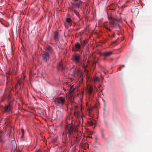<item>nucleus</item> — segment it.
<instances>
[{
  "mask_svg": "<svg viewBox=\"0 0 152 152\" xmlns=\"http://www.w3.org/2000/svg\"><path fill=\"white\" fill-rule=\"evenodd\" d=\"M70 121L71 123L72 121V118L70 117H68L66 119V122L67 123V125L66 127L65 130L67 132V133L68 134V137L70 139H71L72 137H75V134H77L76 138L77 141L79 140L80 139V135L77 134V131L75 126H74L71 124H69L68 121Z\"/></svg>",
  "mask_w": 152,
  "mask_h": 152,
  "instance_id": "1",
  "label": "nucleus"
},
{
  "mask_svg": "<svg viewBox=\"0 0 152 152\" xmlns=\"http://www.w3.org/2000/svg\"><path fill=\"white\" fill-rule=\"evenodd\" d=\"M45 51L41 53V55L43 60L45 62L47 63L49 61L50 55L52 53L53 50L49 46L45 47Z\"/></svg>",
  "mask_w": 152,
  "mask_h": 152,
  "instance_id": "2",
  "label": "nucleus"
},
{
  "mask_svg": "<svg viewBox=\"0 0 152 152\" xmlns=\"http://www.w3.org/2000/svg\"><path fill=\"white\" fill-rule=\"evenodd\" d=\"M110 24L111 27H115L116 28H119L118 20L113 18L112 17H111L110 20Z\"/></svg>",
  "mask_w": 152,
  "mask_h": 152,
  "instance_id": "3",
  "label": "nucleus"
},
{
  "mask_svg": "<svg viewBox=\"0 0 152 152\" xmlns=\"http://www.w3.org/2000/svg\"><path fill=\"white\" fill-rule=\"evenodd\" d=\"M74 1L73 2L71 3V6L70 8L72 7H77L79 8L82 5L83 2L80 0H74Z\"/></svg>",
  "mask_w": 152,
  "mask_h": 152,
  "instance_id": "4",
  "label": "nucleus"
},
{
  "mask_svg": "<svg viewBox=\"0 0 152 152\" xmlns=\"http://www.w3.org/2000/svg\"><path fill=\"white\" fill-rule=\"evenodd\" d=\"M65 99L62 97L56 98L55 100L56 104L58 106H62L65 103Z\"/></svg>",
  "mask_w": 152,
  "mask_h": 152,
  "instance_id": "5",
  "label": "nucleus"
},
{
  "mask_svg": "<svg viewBox=\"0 0 152 152\" xmlns=\"http://www.w3.org/2000/svg\"><path fill=\"white\" fill-rule=\"evenodd\" d=\"M12 102L10 101L9 102L8 105L4 107V112L7 113L11 111L12 108Z\"/></svg>",
  "mask_w": 152,
  "mask_h": 152,
  "instance_id": "6",
  "label": "nucleus"
},
{
  "mask_svg": "<svg viewBox=\"0 0 152 152\" xmlns=\"http://www.w3.org/2000/svg\"><path fill=\"white\" fill-rule=\"evenodd\" d=\"M72 60L75 62L76 64H78L80 61V57L79 55L75 54L74 55Z\"/></svg>",
  "mask_w": 152,
  "mask_h": 152,
  "instance_id": "7",
  "label": "nucleus"
},
{
  "mask_svg": "<svg viewBox=\"0 0 152 152\" xmlns=\"http://www.w3.org/2000/svg\"><path fill=\"white\" fill-rule=\"evenodd\" d=\"M81 49V45L78 42L76 43L75 44V47L72 48V50L75 52H77L79 50Z\"/></svg>",
  "mask_w": 152,
  "mask_h": 152,
  "instance_id": "8",
  "label": "nucleus"
},
{
  "mask_svg": "<svg viewBox=\"0 0 152 152\" xmlns=\"http://www.w3.org/2000/svg\"><path fill=\"white\" fill-rule=\"evenodd\" d=\"M131 12L133 13V15L136 16L139 13L138 9L136 7H133L131 10Z\"/></svg>",
  "mask_w": 152,
  "mask_h": 152,
  "instance_id": "9",
  "label": "nucleus"
},
{
  "mask_svg": "<svg viewBox=\"0 0 152 152\" xmlns=\"http://www.w3.org/2000/svg\"><path fill=\"white\" fill-rule=\"evenodd\" d=\"M88 123L90 126H92L95 124L96 121L93 119L89 118L88 120Z\"/></svg>",
  "mask_w": 152,
  "mask_h": 152,
  "instance_id": "10",
  "label": "nucleus"
},
{
  "mask_svg": "<svg viewBox=\"0 0 152 152\" xmlns=\"http://www.w3.org/2000/svg\"><path fill=\"white\" fill-rule=\"evenodd\" d=\"M112 53L111 51H109L108 52H106L103 53H102L101 55L104 57H107L109 56Z\"/></svg>",
  "mask_w": 152,
  "mask_h": 152,
  "instance_id": "11",
  "label": "nucleus"
},
{
  "mask_svg": "<svg viewBox=\"0 0 152 152\" xmlns=\"http://www.w3.org/2000/svg\"><path fill=\"white\" fill-rule=\"evenodd\" d=\"M59 36V35L58 32V31L55 32L54 37V39L56 41H58V40Z\"/></svg>",
  "mask_w": 152,
  "mask_h": 152,
  "instance_id": "12",
  "label": "nucleus"
},
{
  "mask_svg": "<svg viewBox=\"0 0 152 152\" xmlns=\"http://www.w3.org/2000/svg\"><path fill=\"white\" fill-rule=\"evenodd\" d=\"M64 69V67L63 66L61 62L59 63L58 66V70L62 71Z\"/></svg>",
  "mask_w": 152,
  "mask_h": 152,
  "instance_id": "13",
  "label": "nucleus"
},
{
  "mask_svg": "<svg viewBox=\"0 0 152 152\" xmlns=\"http://www.w3.org/2000/svg\"><path fill=\"white\" fill-rule=\"evenodd\" d=\"M66 21L69 25H70V26H71L72 21L70 18H67L66 19Z\"/></svg>",
  "mask_w": 152,
  "mask_h": 152,
  "instance_id": "14",
  "label": "nucleus"
},
{
  "mask_svg": "<svg viewBox=\"0 0 152 152\" xmlns=\"http://www.w3.org/2000/svg\"><path fill=\"white\" fill-rule=\"evenodd\" d=\"M103 27L104 28H105L107 30L109 31L110 32H112L111 30L109 28L106 22L103 25Z\"/></svg>",
  "mask_w": 152,
  "mask_h": 152,
  "instance_id": "15",
  "label": "nucleus"
},
{
  "mask_svg": "<svg viewBox=\"0 0 152 152\" xmlns=\"http://www.w3.org/2000/svg\"><path fill=\"white\" fill-rule=\"evenodd\" d=\"M56 114L57 116H59L60 117H62L63 115V114L62 112H61L60 111H57L56 112Z\"/></svg>",
  "mask_w": 152,
  "mask_h": 152,
  "instance_id": "16",
  "label": "nucleus"
},
{
  "mask_svg": "<svg viewBox=\"0 0 152 152\" xmlns=\"http://www.w3.org/2000/svg\"><path fill=\"white\" fill-rule=\"evenodd\" d=\"M92 88L91 87H89L88 90V94L91 95L92 92Z\"/></svg>",
  "mask_w": 152,
  "mask_h": 152,
  "instance_id": "17",
  "label": "nucleus"
},
{
  "mask_svg": "<svg viewBox=\"0 0 152 152\" xmlns=\"http://www.w3.org/2000/svg\"><path fill=\"white\" fill-rule=\"evenodd\" d=\"M74 73L75 75H77L78 76L80 75V71L79 70H76L74 71Z\"/></svg>",
  "mask_w": 152,
  "mask_h": 152,
  "instance_id": "18",
  "label": "nucleus"
},
{
  "mask_svg": "<svg viewBox=\"0 0 152 152\" xmlns=\"http://www.w3.org/2000/svg\"><path fill=\"white\" fill-rule=\"evenodd\" d=\"M5 21L2 18H0V22L1 23V24L4 26L5 27H6V25L4 24V22Z\"/></svg>",
  "mask_w": 152,
  "mask_h": 152,
  "instance_id": "19",
  "label": "nucleus"
},
{
  "mask_svg": "<svg viewBox=\"0 0 152 152\" xmlns=\"http://www.w3.org/2000/svg\"><path fill=\"white\" fill-rule=\"evenodd\" d=\"M74 114L75 115H78L79 113L78 111L77 110H75L74 111Z\"/></svg>",
  "mask_w": 152,
  "mask_h": 152,
  "instance_id": "20",
  "label": "nucleus"
},
{
  "mask_svg": "<svg viewBox=\"0 0 152 152\" xmlns=\"http://www.w3.org/2000/svg\"><path fill=\"white\" fill-rule=\"evenodd\" d=\"M103 102L104 107H106V104L105 101L103 99Z\"/></svg>",
  "mask_w": 152,
  "mask_h": 152,
  "instance_id": "21",
  "label": "nucleus"
},
{
  "mask_svg": "<svg viewBox=\"0 0 152 152\" xmlns=\"http://www.w3.org/2000/svg\"><path fill=\"white\" fill-rule=\"evenodd\" d=\"M94 81L95 82H96V81L97 82V81H99V79L98 77H95L94 79Z\"/></svg>",
  "mask_w": 152,
  "mask_h": 152,
  "instance_id": "22",
  "label": "nucleus"
},
{
  "mask_svg": "<svg viewBox=\"0 0 152 152\" xmlns=\"http://www.w3.org/2000/svg\"><path fill=\"white\" fill-rule=\"evenodd\" d=\"M101 134L102 135V136L103 137H104V135H103V131L102 130H101Z\"/></svg>",
  "mask_w": 152,
  "mask_h": 152,
  "instance_id": "23",
  "label": "nucleus"
},
{
  "mask_svg": "<svg viewBox=\"0 0 152 152\" xmlns=\"http://www.w3.org/2000/svg\"><path fill=\"white\" fill-rule=\"evenodd\" d=\"M10 132H8L7 135V136L9 138L10 136Z\"/></svg>",
  "mask_w": 152,
  "mask_h": 152,
  "instance_id": "24",
  "label": "nucleus"
},
{
  "mask_svg": "<svg viewBox=\"0 0 152 152\" xmlns=\"http://www.w3.org/2000/svg\"><path fill=\"white\" fill-rule=\"evenodd\" d=\"M74 12H75V14H76L77 15H78L79 13H78V12H77V11H76V10H74Z\"/></svg>",
  "mask_w": 152,
  "mask_h": 152,
  "instance_id": "25",
  "label": "nucleus"
},
{
  "mask_svg": "<svg viewBox=\"0 0 152 152\" xmlns=\"http://www.w3.org/2000/svg\"><path fill=\"white\" fill-rule=\"evenodd\" d=\"M2 132L0 131V139H1V138L2 137Z\"/></svg>",
  "mask_w": 152,
  "mask_h": 152,
  "instance_id": "26",
  "label": "nucleus"
},
{
  "mask_svg": "<svg viewBox=\"0 0 152 152\" xmlns=\"http://www.w3.org/2000/svg\"><path fill=\"white\" fill-rule=\"evenodd\" d=\"M77 107H78V106H77V105L75 106L74 107L75 110H77Z\"/></svg>",
  "mask_w": 152,
  "mask_h": 152,
  "instance_id": "27",
  "label": "nucleus"
},
{
  "mask_svg": "<svg viewBox=\"0 0 152 152\" xmlns=\"http://www.w3.org/2000/svg\"><path fill=\"white\" fill-rule=\"evenodd\" d=\"M115 33L114 32H113L112 33V36L113 37H115Z\"/></svg>",
  "mask_w": 152,
  "mask_h": 152,
  "instance_id": "28",
  "label": "nucleus"
},
{
  "mask_svg": "<svg viewBox=\"0 0 152 152\" xmlns=\"http://www.w3.org/2000/svg\"><path fill=\"white\" fill-rule=\"evenodd\" d=\"M21 132L22 134H24V130L23 129H21Z\"/></svg>",
  "mask_w": 152,
  "mask_h": 152,
  "instance_id": "29",
  "label": "nucleus"
},
{
  "mask_svg": "<svg viewBox=\"0 0 152 152\" xmlns=\"http://www.w3.org/2000/svg\"><path fill=\"white\" fill-rule=\"evenodd\" d=\"M103 109L104 111H106V107H104Z\"/></svg>",
  "mask_w": 152,
  "mask_h": 152,
  "instance_id": "30",
  "label": "nucleus"
},
{
  "mask_svg": "<svg viewBox=\"0 0 152 152\" xmlns=\"http://www.w3.org/2000/svg\"><path fill=\"white\" fill-rule=\"evenodd\" d=\"M21 83V82L20 80H18V84H20Z\"/></svg>",
  "mask_w": 152,
  "mask_h": 152,
  "instance_id": "31",
  "label": "nucleus"
},
{
  "mask_svg": "<svg viewBox=\"0 0 152 152\" xmlns=\"http://www.w3.org/2000/svg\"><path fill=\"white\" fill-rule=\"evenodd\" d=\"M65 140H67V134L66 135V137H65Z\"/></svg>",
  "mask_w": 152,
  "mask_h": 152,
  "instance_id": "32",
  "label": "nucleus"
},
{
  "mask_svg": "<svg viewBox=\"0 0 152 152\" xmlns=\"http://www.w3.org/2000/svg\"><path fill=\"white\" fill-rule=\"evenodd\" d=\"M118 69H119V70H121V67H119Z\"/></svg>",
  "mask_w": 152,
  "mask_h": 152,
  "instance_id": "33",
  "label": "nucleus"
},
{
  "mask_svg": "<svg viewBox=\"0 0 152 152\" xmlns=\"http://www.w3.org/2000/svg\"><path fill=\"white\" fill-rule=\"evenodd\" d=\"M61 133L62 134L63 136H64V132H61Z\"/></svg>",
  "mask_w": 152,
  "mask_h": 152,
  "instance_id": "34",
  "label": "nucleus"
},
{
  "mask_svg": "<svg viewBox=\"0 0 152 152\" xmlns=\"http://www.w3.org/2000/svg\"><path fill=\"white\" fill-rule=\"evenodd\" d=\"M23 136H24V134H22V135L21 137V138H23Z\"/></svg>",
  "mask_w": 152,
  "mask_h": 152,
  "instance_id": "35",
  "label": "nucleus"
},
{
  "mask_svg": "<svg viewBox=\"0 0 152 152\" xmlns=\"http://www.w3.org/2000/svg\"><path fill=\"white\" fill-rule=\"evenodd\" d=\"M122 67H125V66L124 65H123L122 66Z\"/></svg>",
  "mask_w": 152,
  "mask_h": 152,
  "instance_id": "36",
  "label": "nucleus"
},
{
  "mask_svg": "<svg viewBox=\"0 0 152 152\" xmlns=\"http://www.w3.org/2000/svg\"><path fill=\"white\" fill-rule=\"evenodd\" d=\"M108 18L109 19H110V17L109 16H108Z\"/></svg>",
  "mask_w": 152,
  "mask_h": 152,
  "instance_id": "37",
  "label": "nucleus"
},
{
  "mask_svg": "<svg viewBox=\"0 0 152 152\" xmlns=\"http://www.w3.org/2000/svg\"><path fill=\"white\" fill-rule=\"evenodd\" d=\"M12 142H15V140H13V141H12Z\"/></svg>",
  "mask_w": 152,
  "mask_h": 152,
  "instance_id": "38",
  "label": "nucleus"
},
{
  "mask_svg": "<svg viewBox=\"0 0 152 152\" xmlns=\"http://www.w3.org/2000/svg\"><path fill=\"white\" fill-rule=\"evenodd\" d=\"M117 42V41H115L114 42V43H115Z\"/></svg>",
  "mask_w": 152,
  "mask_h": 152,
  "instance_id": "39",
  "label": "nucleus"
},
{
  "mask_svg": "<svg viewBox=\"0 0 152 152\" xmlns=\"http://www.w3.org/2000/svg\"><path fill=\"white\" fill-rule=\"evenodd\" d=\"M19 152H21V151L19 150Z\"/></svg>",
  "mask_w": 152,
  "mask_h": 152,
  "instance_id": "40",
  "label": "nucleus"
},
{
  "mask_svg": "<svg viewBox=\"0 0 152 152\" xmlns=\"http://www.w3.org/2000/svg\"><path fill=\"white\" fill-rule=\"evenodd\" d=\"M18 84H16V87H17V86Z\"/></svg>",
  "mask_w": 152,
  "mask_h": 152,
  "instance_id": "41",
  "label": "nucleus"
}]
</instances>
